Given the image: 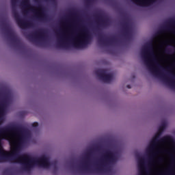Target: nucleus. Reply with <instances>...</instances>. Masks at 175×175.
Wrapping results in <instances>:
<instances>
[{
  "mask_svg": "<svg viewBox=\"0 0 175 175\" xmlns=\"http://www.w3.org/2000/svg\"><path fill=\"white\" fill-rule=\"evenodd\" d=\"M24 131V127L16 124H10L0 129V163L8 161L11 163H20L22 170L27 172L35 166L44 169L53 166L54 170H57L58 161L50 162V159L44 155L40 158L33 157L28 154L18 156L20 148L27 140Z\"/></svg>",
  "mask_w": 175,
  "mask_h": 175,
  "instance_id": "nucleus-1",
  "label": "nucleus"
},
{
  "mask_svg": "<svg viewBox=\"0 0 175 175\" xmlns=\"http://www.w3.org/2000/svg\"><path fill=\"white\" fill-rule=\"evenodd\" d=\"M142 56L144 58L145 65H146L150 73L154 75V76L161 78L165 83H172V81L165 74L159 71V69H163V67L158 62V59L154 52L153 40L148 42L144 46L142 50Z\"/></svg>",
  "mask_w": 175,
  "mask_h": 175,
  "instance_id": "nucleus-2",
  "label": "nucleus"
},
{
  "mask_svg": "<svg viewBox=\"0 0 175 175\" xmlns=\"http://www.w3.org/2000/svg\"><path fill=\"white\" fill-rule=\"evenodd\" d=\"M117 162L116 153L110 150H106L100 159V163L96 164V170L100 173L110 172V165Z\"/></svg>",
  "mask_w": 175,
  "mask_h": 175,
  "instance_id": "nucleus-3",
  "label": "nucleus"
},
{
  "mask_svg": "<svg viewBox=\"0 0 175 175\" xmlns=\"http://www.w3.org/2000/svg\"><path fill=\"white\" fill-rule=\"evenodd\" d=\"M80 32L81 36H77L78 39L77 40V42H72L73 46L76 49H83V47H85L88 42H90V39L91 38L87 27L81 26Z\"/></svg>",
  "mask_w": 175,
  "mask_h": 175,
  "instance_id": "nucleus-4",
  "label": "nucleus"
},
{
  "mask_svg": "<svg viewBox=\"0 0 175 175\" xmlns=\"http://www.w3.org/2000/svg\"><path fill=\"white\" fill-rule=\"evenodd\" d=\"M1 27H2L3 29L5 31V34L9 38V39L14 43V44H16L17 47H19V46L21 44V41L17 36H16V33L12 29V27L6 23L5 21H1Z\"/></svg>",
  "mask_w": 175,
  "mask_h": 175,
  "instance_id": "nucleus-5",
  "label": "nucleus"
},
{
  "mask_svg": "<svg viewBox=\"0 0 175 175\" xmlns=\"http://www.w3.org/2000/svg\"><path fill=\"white\" fill-rule=\"evenodd\" d=\"M100 146H96L94 148L90 149L88 152L85 153V158L83 160L81 166H79L81 170H85V172H89L92 173V170H91V155L94 154V151H100Z\"/></svg>",
  "mask_w": 175,
  "mask_h": 175,
  "instance_id": "nucleus-6",
  "label": "nucleus"
},
{
  "mask_svg": "<svg viewBox=\"0 0 175 175\" xmlns=\"http://www.w3.org/2000/svg\"><path fill=\"white\" fill-rule=\"evenodd\" d=\"M95 75L97 77L103 81V83H109L113 80V75L111 73L107 74V70L98 69L95 71Z\"/></svg>",
  "mask_w": 175,
  "mask_h": 175,
  "instance_id": "nucleus-7",
  "label": "nucleus"
},
{
  "mask_svg": "<svg viewBox=\"0 0 175 175\" xmlns=\"http://www.w3.org/2000/svg\"><path fill=\"white\" fill-rule=\"evenodd\" d=\"M12 103V96L9 93H4L0 103V113H3L7 106Z\"/></svg>",
  "mask_w": 175,
  "mask_h": 175,
  "instance_id": "nucleus-8",
  "label": "nucleus"
},
{
  "mask_svg": "<svg viewBox=\"0 0 175 175\" xmlns=\"http://www.w3.org/2000/svg\"><path fill=\"white\" fill-rule=\"evenodd\" d=\"M14 17L18 27H20V28H21V29H25V28H27V27H31V25H32V23H31L29 22H26L24 20L21 19L18 13H17L16 12L14 13Z\"/></svg>",
  "mask_w": 175,
  "mask_h": 175,
  "instance_id": "nucleus-9",
  "label": "nucleus"
},
{
  "mask_svg": "<svg viewBox=\"0 0 175 175\" xmlns=\"http://www.w3.org/2000/svg\"><path fill=\"white\" fill-rule=\"evenodd\" d=\"M98 42L104 46H112V44L118 43V39H117L116 37L105 38L103 36H100L98 38Z\"/></svg>",
  "mask_w": 175,
  "mask_h": 175,
  "instance_id": "nucleus-10",
  "label": "nucleus"
},
{
  "mask_svg": "<svg viewBox=\"0 0 175 175\" xmlns=\"http://www.w3.org/2000/svg\"><path fill=\"white\" fill-rule=\"evenodd\" d=\"M94 17L97 20V25L98 27H107L109 25V18H103V15L102 13L98 12L97 14L94 15Z\"/></svg>",
  "mask_w": 175,
  "mask_h": 175,
  "instance_id": "nucleus-11",
  "label": "nucleus"
},
{
  "mask_svg": "<svg viewBox=\"0 0 175 175\" xmlns=\"http://www.w3.org/2000/svg\"><path fill=\"white\" fill-rule=\"evenodd\" d=\"M45 35L46 31H44V29H40L38 31H36L34 33L29 35L28 37L31 40H33L35 38H41L42 39H43L46 36Z\"/></svg>",
  "mask_w": 175,
  "mask_h": 175,
  "instance_id": "nucleus-12",
  "label": "nucleus"
},
{
  "mask_svg": "<svg viewBox=\"0 0 175 175\" xmlns=\"http://www.w3.org/2000/svg\"><path fill=\"white\" fill-rule=\"evenodd\" d=\"M133 2L139 5V6H150L154 2H157V0H132Z\"/></svg>",
  "mask_w": 175,
  "mask_h": 175,
  "instance_id": "nucleus-13",
  "label": "nucleus"
},
{
  "mask_svg": "<svg viewBox=\"0 0 175 175\" xmlns=\"http://www.w3.org/2000/svg\"><path fill=\"white\" fill-rule=\"evenodd\" d=\"M122 36H124V38H126V39H128L129 36H131L129 24L128 23V22H124L122 24Z\"/></svg>",
  "mask_w": 175,
  "mask_h": 175,
  "instance_id": "nucleus-14",
  "label": "nucleus"
},
{
  "mask_svg": "<svg viewBox=\"0 0 175 175\" xmlns=\"http://www.w3.org/2000/svg\"><path fill=\"white\" fill-rule=\"evenodd\" d=\"M135 158H137V159L138 169L139 170H142V169H143V167L144 166V164L146 163V159L142 157L140 153H136Z\"/></svg>",
  "mask_w": 175,
  "mask_h": 175,
  "instance_id": "nucleus-15",
  "label": "nucleus"
},
{
  "mask_svg": "<svg viewBox=\"0 0 175 175\" xmlns=\"http://www.w3.org/2000/svg\"><path fill=\"white\" fill-rule=\"evenodd\" d=\"M37 9H38V10L40 11V14H37L36 18H38L39 20H46V16L44 12H43V10H44L43 6L42 5H38Z\"/></svg>",
  "mask_w": 175,
  "mask_h": 175,
  "instance_id": "nucleus-16",
  "label": "nucleus"
},
{
  "mask_svg": "<svg viewBox=\"0 0 175 175\" xmlns=\"http://www.w3.org/2000/svg\"><path fill=\"white\" fill-rule=\"evenodd\" d=\"M51 2H55V0H49ZM22 6H23L24 8H28L29 9H30V10H31V12H35V8L31 5V3H29V0H23L22 3H21Z\"/></svg>",
  "mask_w": 175,
  "mask_h": 175,
  "instance_id": "nucleus-17",
  "label": "nucleus"
},
{
  "mask_svg": "<svg viewBox=\"0 0 175 175\" xmlns=\"http://www.w3.org/2000/svg\"><path fill=\"white\" fill-rule=\"evenodd\" d=\"M57 46L59 48L66 49L68 48V44L65 42H64V38H61V40L58 42Z\"/></svg>",
  "mask_w": 175,
  "mask_h": 175,
  "instance_id": "nucleus-18",
  "label": "nucleus"
},
{
  "mask_svg": "<svg viewBox=\"0 0 175 175\" xmlns=\"http://www.w3.org/2000/svg\"><path fill=\"white\" fill-rule=\"evenodd\" d=\"M165 129H166V123H162L159 127L157 133H161V135H162V132H163V131H165Z\"/></svg>",
  "mask_w": 175,
  "mask_h": 175,
  "instance_id": "nucleus-19",
  "label": "nucleus"
},
{
  "mask_svg": "<svg viewBox=\"0 0 175 175\" xmlns=\"http://www.w3.org/2000/svg\"><path fill=\"white\" fill-rule=\"evenodd\" d=\"M161 175H174V174H173V167H170L167 172Z\"/></svg>",
  "mask_w": 175,
  "mask_h": 175,
  "instance_id": "nucleus-20",
  "label": "nucleus"
},
{
  "mask_svg": "<svg viewBox=\"0 0 175 175\" xmlns=\"http://www.w3.org/2000/svg\"><path fill=\"white\" fill-rule=\"evenodd\" d=\"M3 174H6V175H13V173L12 172V171H10V170L9 169H6L3 171Z\"/></svg>",
  "mask_w": 175,
  "mask_h": 175,
  "instance_id": "nucleus-21",
  "label": "nucleus"
},
{
  "mask_svg": "<svg viewBox=\"0 0 175 175\" xmlns=\"http://www.w3.org/2000/svg\"><path fill=\"white\" fill-rule=\"evenodd\" d=\"M94 1H95V0H85L88 6H90V5H91V3H92V2H94Z\"/></svg>",
  "mask_w": 175,
  "mask_h": 175,
  "instance_id": "nucleus-22",
  "label": "nucleus"
},
{
  "mask_svg": "<svg viewBox=\"0 0 175 175\" xmlns=\"http://www.w3.org/2000/svg\"><path fill=\"white\" fill-rule=\"evenodd\" d=\"M31 126L33 128H38V126H39V123H38L37 122H35L32 123Z\"/></svg>",
  "mask_w": 175,
  "mask_h": 175,
  "instance_id": "nucleus-23",
  "label": "nucleus"
},
{
  "mask_svg": "<svg viewBox=\"0 0 175 175\" xmlns=\"http://www.w3.org/2000/svg\"><path fill=\"white\" fill-rule=\"evenodd\" d=\"M16 3H17V0H11V3L12 6H16Z\"/></svg>",
  "mask_w": 175,
  "mask_h": 175,
  "instance_id": "nucleus-24",
  "label": "nucleus"
},
{
  "mask_svg": "<svg viewBox=\"0 0 175 175\" xmlns=\"http://www.w3.org/2000/svg\"><path fill=\"white\" fill-rule=\"evenodd\" d=\"M164 29H165V31H173V29H172V28H170V27H164Z\"/></svg>",
  "mask_w": 175,
  "mask_h": 175,
  "instance_id": "nucleus-25",
  "label": "nucleus"
},
{
  "mask_svg": "<svg viewBox=\"0 0 175 175\" xmlns=\"http://www.w3.org/2000/svg\"><path fill=\"white\" fill-rule=\"evenodd\" d=\"M166 70H167V72H169L170 73H172V68L170 67H167L165 68Z\"/></svg>",
  "mask_w": 175,
  "mask_h": 175,
  "instance_id": "nucleus-26",
  "label": "nucleus"
},
{
  "mask_svg": "<svg viewBox=\"0 0 175 175\" xmlns=\"http://www.w3.org/2000/svg\"><path fill=\"white\" fill-rule=\"evenodd\" d=\"M126 88H129V89H131V85H127Z\"/></svg>",
  "mask_w": 175,
  "mask_h": 175,
  "instance_id": "nucleus-27",
  "label": "nucleus"
},
{
  "mask_svg": "<svg viewBox=\"0 0 175 175\" xmlns=\"http://www.w3.org/2000/svg\"><path fill=\"white\" fill-rule=\"evenodd\" d=\"M159 33H162V30H161L159 32H157V34H159Z\"/></svg>",
  "mask_w": 175,
  "mask_h": 175,
  "instance_id": "nucleus-28",
  "label": "nucleus"
},
{
  "mask_svg": "<svg viewBox=\"0 0 175 175\" xmlns=\"http://www.w3.org/2000/svg\"><path fill=\"white\" fill-rule=\"evenodd\" d=\"M0 124H2V119L0 118Z\"/></svg>",
  "mask_w": 175,
  "mask_h": 175,
  "instance_id": "nucleus-29",
  "label": "nucleus"
},
{
  "mask_svg": "<svg viewBox=\"0 0 175 175\" xmlns=\"http://www.w3.org/2000/svg\"><path fill=\"white\" fill-rule=\"evenodd\" d=\"M76 14H77L76 13H73V16H76Z\"/></svg>",
  "mask_w": 175,
  "mask_h": 175,
  "instance_id": "nucleus-30",
  "label": "nucleus"
},
{
  "mask_svg": "<svg viewBox=\"0 0 175 175\" xmlns=\"http://www.w3.org/2000/svg\"><path fill=\"white\" fill-rule=\"evenodd\" d=\"M23 13H27V11H24Z\"/></svg>",
  "mask_w": 175,
  "mask_h": 175,
  "instance_id": "nucleus-31",
  "label": "nucleus"
},
{
  "mask_svg": "<svg viewBox=\"0 0 175 175\" xmlns=\"http://www.w3.org/2000/svg\"><path fill=\"white\" fill-rule=\"evenodd\" d=\"M173 24H175V21H174V22H172Z\"/></svg>",
  "mask_w": 175,
  "mask_h": 175,
  "instance_id": "nucleus-32",
  "label": "nucleus"
}]
</instances>
